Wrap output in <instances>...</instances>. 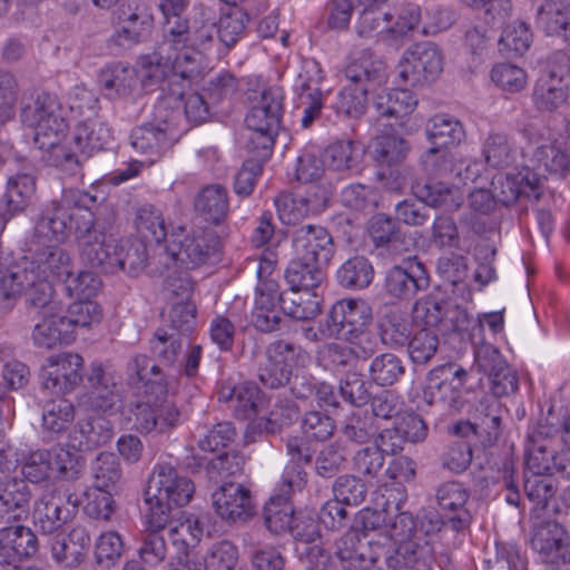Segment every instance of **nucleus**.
Here are the masks:
<instances>
[{"instance_id":"obj_1","label":"nucleus","mask_w":570,"mask_h":570,"mask_svg":"<svg viewBox=\"0 0 570 570\" xmlns=\"http://www.w3.org/2000/svg\"><path fill=\"white\" fill-rule=\"evenodd\" d=\"M20 117L26 126L33 128L35 145L49 151L50 164L70 176L79 175L83 163L112 139L106 122L88 117L75 127L70 146L60 145L68 124L57 98L47 92L38 95L31 104H24Z\"/></svg>"},{"instance_id":"obj_2","label":"nucleus","mask_w":570,"mask_h":570,"mask_svg":"<svg viewBox=\"0 0 570 570\" xmlns=\"http://www.w3.org/2000/svg\"><path fill=\"white\" fill-rule=\"evenodd\" d=\"M148 363L146 354H136L126 365L129 381L142 384L141 395L130 404L129 420L141 434L165 433L179 424L180 412L168 400L164 375L156 365L147 366Z\"/></svg>"},{"instance_id":"obj_3","label":"nucleus","mask_w":570,"mask_h":570,"mask_svg":"<svg viewBox=\"0 0 570 570\" xmlns=\"http://www.w3.org/2000/svg\"><path fill=\"white\" fill-rule=\"evenodd\" d=\"M252 186L271 159L283 117L284 91L262 76L252 83Z\"/></svg>"},{"instance_id":"obj_4","label":"nucleus","mask_w":570,"mask_h":570,"mask_svg":"<svg viewBox=\"0 0 570 570\" xmlns=\"http://www.w3.org/2000/svg\"><path fill=\"white\" fill-rule=\"evenodd\" d=\"M194 492V483L188 476L170 463H157L145 490L149 522L156 528H165L171 520L180 518L184 513L180 509L189 503Z\"/></svg>"},{"instance_id":"obj_5","label":"nucleus","mask_w":570,"mask_h":570,"mask_svg":"<svg viewBox=\"0 0 570 570\" xmlns=\"http://www.w3.org/2000/svg\"><path fill=\"white\" fill-rule=\"evenodd\" d=\"M344 75L348 83L340 90L334 107L337 114L358 118L365 112L368 92L385 82V65L368 49H363L351 55Z\"/></svg>"},{"instance_id":"obj_6","label":"nucleus","mask_w":570,"mask_h":570,"mask_svg":"<svg viewBox=\"0 0 570 570\" xmlns=\"http://www.w3.org/2000/svg\"><path fill=\"white\" fill-rule=\"evenodd\" d=\"M97 197L80 189H65L59 200L47 204L35 217L33 238L39 244H61L75 232L79 216L92 212Z\"/></svg>"},{"instance_id":"obj_7","label":"nucleus","mask_w":570,"mask_h":570,"mask_svg":"<svg viewBox=\"0 0 570 570\" xmlns=\"http://www.w3.org/2000/svg\"><path fill=\"white\" fill-rule=\"evenodd\" d=\"M149 350L154 361L149 358L147 366L156 365L166 380L180 376L195 377L198 373L203 348L200 345H190L189 341L169 333L166 328H157L149 341Z\"/></svg>"},{"instance_id":"obj_8","label":"nucleus","mask_w":570,"mask_h":570,"mask_svg":"<svg viewBox=\"0 0 570 570\" xmlns=\"http://www.w3.org/2000/svg\"><path fill=\"white\" fill-rule=\"evenodd\" d=\"M197 51L180 50L174 58L154 52L140 58L142 77L151 83L161 82V90L170 96L184 97V90L198 79L202 71V59Z\"/></svg>"},{"instance_id":"obj_9","label":"nucleus","mask_w":570,"mask_h":570,"mask_svg":"<svg viewBox=\"0 0 570 570\" xmlns=\"http://www.w3.org/2000/svg\"><path fill=\"white\" fill-rule=\"evenodd\" d=\"M22 293L26 295L28 308H35L41 314L60 309L55 299L52 281L21 265L0 282V308L4 312L11 311Z\"/></svg>"},{"instance_id":"obj_10","label":"nucleus","mask_w":570,"mask_h":570,"mask_svg":"<svg viewBox=\"0 0 570 570\" xmlns=\"http://www.w3.org/2000/svg\"><path fill=\"white\" fill-rule=\"evenodd\" d=\"M559 426L539 421L527 436L525 468L535 472H551L570 480V446L562 448Z\"/></svg>"},{"instance_id":"obj_11","label":"nucleus","mask_w":570,"mask_h":570,"mask_svg":"<svg viewBox=\"0 0 570 570\" xmlns=\"http://www.w3.org/2000/svg\"><path fill=\"white\" fill-rule=\"evenodd\" d=\"M252 261H258L252 325L262 333H273L279 330L283 321L281 312L276 308L281 299L275 277L277 253L271 247H265L252 254Z\"/></svg>"},{"instance_id":"obj_12","label":"nucleus","mask_w":570,"mask_h":570,"mask_svg":"<svg viewBox=\"0 0 570 570\" xmlns=\"http://www.w3.org/2000/svg\"><path fill=\"white\" fill-rule=\"evenodd\" d=\"M215 20L209 17L208 10L200 8L187 17L173 18L164 22L163 43L175 51L193 50L206 53L214 49L217 39L214 37Z\"/></svg>"},{"instance_id":"obj_13","label":"nucleus","mask_w":570,"mask_h":570,"mask_svg":"<svg viewBox=\"0 0 570 570\" xmlns=\"http://www.w3.org/2000/svg\"><path fill=\"white\" fill-rule=\"evenodd\" d=\"M219 248L220 242L212 229L198 227L187 232L179 226L171 232L164 256L190 269L217 259Z\"/></svg>"},{"instance_id":"obj_14","label":"nucleus","mask_w":570,"mask_h":570,"mask_svg":"<svg viewBox=\"0 0 570 570\" xmlns=\"http://www.w3.org/2000/svg\"><path fill=\"white\" fill-rule=\"evenodd\" d=\"M81 262L102 274L117 273L116 250L118 243L107 236L95 220L92 212H83L75 227Z\"/></svg>"},{"instance_id":"obj_15","label":"nucleus","mask_w":570,"mask_h":570,"mask_svg":"<svg viewBox=\"0 0 570 570\" xmlns=\"http://www.w3.org/2000/svg\"><path fill=\"white\" fill-rule=\"evenodd\" d=\"M179 111L161 116V107L157 109V124H145L130 132V145L139 154L142 163L151 165L169 150L179 137L175 119Z\"/></svg>"},{"instance_id":"obj_16","label":"nucleus","mask_w":570,"mask_h":570,"mask_svg":"<svg viewBox=\"0 0 570 570\" xmlns=\"http://www.w3.org/2000/svg\"><path fill=\"white\" fill-rule=\"evenodd\" d=\"M266 363L258 367V380L265 387L278 389L289 382L293 368L309 362L308 352L287 340H275L265 348Z\"/></svg>"},{"instance_id":"obj_17","label":"nucleus","mask_w":570,"mask_h":570,"mask_svg":"<svg viewBox=\"0 0 570 570\" xmlns=\"http://www.w3.org/2000/svg\"><path fill=\"white\" fill-rule=\"evenodd\" d=\"M442 70V52L431 41L417 42L409 47L395 68L400 81L411 87L432 83Z\"/></svg>"},{"instance_id":"obj_18","label":"nucleus","mask_w":570,"mask_h":570,"mask_svg":"<svg viewBox=\"0 0 570 570\" xmlns=\"http://www.w3.org/2000/svg\"><path fill=\"white\" fill-rule=\"evenodd\" d=\"M372 308L363 299H341L334 303L326 317L327 330L334 340L356 344L372 322Z\"/></svg>"},{"instance_id":"obj_19","label":"nucleus","mask_w":570,"mask_h":570,"mask_svg":"<svg viewBox=\"0 0 570 570\" xmlns=\"http://www.w3.org/2000/svg\"><path fill=\"white\" fill-rule=\"evenodd\" d=\"M474 367L488 377L492 397L499 399L515 393L519 389L517 371L513 370L499 348L482 344L474 352Z\"/></svg>"},{"instance_id":"obj_20","label":"nucleus","mask_w":570,"mask_h":570,"mask_svg":"<svg viewBox=\"0 0 570 570\" xmlns=\"http://www.w3.org/2000/svg\"><path fill=\"white\" fill-rule=\"evenodd\" d=\"M83 358L76 353L47 357L39 373L41 387L56 395L73 392L83 381Z\"/></svg>"},{"instance_id":"obj_21","label":"nucleus","mask_w":570,"mask_h":570,"mask_svg":"<svg viewBox=\"0 0 570 570\" xmlns=\"http://www.w3.org/2000/svg\"><path fill=\"white\" fill-rule=\"evenodd\" d=\"M429 285L430 277L425 266L413 257L386 271L383 292L391 301L409 302Z\"/></svg>"},{"instance_id":"obj_22","label":"nucleus","mask_w":570,"mask_h":570,"mask_svg":"<svg viewBox=\"0 0 570 570\" xmlns=\"http://www.w3.org/2000/svg\"><path fill=\"white\" fill-rule=\"evenodd\" d=\"M295 255L304 262L326 267L335 254V245L328 230L320 225H303L292 234Z\"/></svg>"},{"instance_id":"obj_23","label":"nucleus","mask_w":570,"mask_h":570,"mask_svg":"<svg viewBox=\"0 0 570 570\" xmlns=\"http://www.w3.org/2000/svg\"><path fill=\"white\" fill-rule=\"evenodd\" d=\"M119 20L121 27L111 36L110 42L121 49L146 41L154 28V14L145 2L122 7Z\"/></svg>"},{"instance_id":"obj_24","label":"nucleus","mask_w":570,"mask_h":570,"mask_svg":"<svg viewBox=\"0 0 570 570\" xmlns=\"http://www.w3.org/2000/svg\"><path fill=\"white\" fill-rule=\"evenodd\" d=\"M470 495V490L458 481L444 482L436 488V503L452 531L464 532L470 528L473 519L468 507Z\"/></svg>"},{"instance_id":"obj_25","label":"nucleus","mask_w":570,"mask_h":570,"mask_svg":"<svg viewBox=\"0 0 570 570\" xmlns=\"http://www.w3.org/2000/svg\"><path fill=\"white\" fill-rule=\"evenodd\" d=\"M212 507L227 524H245L249 520V488L226 482L212 493Z\"/></svg>"},{"instance_id":"obj_26","label":"nucleus","mask_w":570,"mask_h":570,"mask_svg":"<svg viewBox=\"0 0 570 570\" xmlns=\"http://www.w3.org/2000/svg\"><path fill=\"white\" fill-rule=\"evenodd\" d=\"M32 488L20 476L0 478V520L20 521L30 513Z\"/></svg>"},{"instance_id":"obj_27","label":"nucleus","mask_w":570,"mask_h":570,"mask_svg":"<svg viewBox=\"0 0 570 570\" xmlns=\"http://www.w3.org/2000/svg\"><path fill=\"white\" fill-rule=\"evenodd\" d=\"M492 186L498 205L510 206L520 197L538 200L541 196L539 174L529 168L512 177H499L492 181Z\"/></svg>"},{"instance_id":"obj_28","label":"nucleus","mask_w":570,"mask_h":570,"mask_svg":"<svg viewBox=\"0 0 570 570\" xmlns=\"http://www.w3.org/2000/svg\"><path fill=\"white\" fill-rule=\"evenodd\" d=\"M36 193V177L31 173H18L7 181V189L0 199L1 227L14 216L23 213Z\"/></svg>"},{"instance_id":"obj_29","label":"nucleus","mask_w":570,"mask_h":570,"mask_svg":"<svg viewBox=\"0 0 570 570\" xmlns=\"http://www.w3.org/2000/svg\"><path fill=\"white\" fill-rule=\"evenodd\" d=\"M333 553L343 570H382L377 564L379 554L361 541L356 531H348L336 540Z\"/></svg>"},{"instance_id":"obj_30","label":"nucleus","mask_w":570,"mask_h":570,"mask_svg":"<svg viewBox=\"0 0 570 570\" xmlns=\"http://www.w3.org/2000/svg\"><path fill=\"white\" fill-rule=\"evenodd\" d=\"M501 403L489 395H483L470 411L474 421L475 436L483 446L494 445L502 434Z\"/></svg>"},{"instance_id":"obj_31","label":"nucleus","mask_w":570,"mask_h":570,"mask_svg":"<svg viewBox=\"0 0 570 570\" xmlns=\"http://www.w3.org/2000/svg\"><path fill=\"white\" fill-rule=\"evenodd\" d=\"M72 518L73 510L65 507V501L60 495L45 494L33 504V525L41 534L58 533Z\"/></svg>"},{"instance_id":"obj_32","label":"nucleus","mask_w":570,"mask_h":570,"mask_svg":"<svg viewBox=\"0 0 570 570\" xmlns=\"http://www.w3.org/2000/svg\"><path fill=\"white\" fill-rule=\"evenodd\" d=\"M114 435V425L105 416L96 415L79 421L68 435L67 446L77 451H91L107 444Z\"/></svg>"},{"instance_id":"obj_33","label":"nucleus","mask_w":570,"mask_h":570,"mask_svg":"<svg viewBox=\"0 0 570 570\" xmlns=\"http://www.w3.org/2000/svg\"><path fill=\"white\" fill-rule=\"evenodd\" d=\"M292 492L293 480L284 474L278 493L272 495L264 507V523L275 534L286 532L289 528L294 514V507L291 502Z\"/></svg>"},{"instance_id":"obj_34","label":"nucleus","mask_w":570,"mask_h":570,"mask_svg":"<svg viewBox=\"0 0 570 570\" xmlns=\"http://www.w3.org/2000/svg\"><path fill=\"white\" fill-rule=\"evenodd\" d=\"M532 547L550 562H570V535L556 521L546 522L537 530Z\"/></svg>"},{"instance_id":"obj_35","label":"nucleus","mask_w":570,"mask_h":570,"mask_svg":"<svg viewBox=\"0 0 570 570\" xmlns=\"http://www.w3.org/2000/svg\"><path fill=\"white\" fill-rule=\"evenodd\" d=\"M42 245L46 247L45 249L36 253L30 259L26 258L21 265L51 281L56 278L62 284L63 278L71 273L69 254L58 247V244Z\"/></svg>"},{"instance_id":"obj_36","label":"nucleus","mask_w":570,"mask_h":570,"mask_svg":"<svg viewBox=\"0 0 570 570\" xmlns=\"http://www.w3.org/2000/svg\"><path fill=\"white\" fill-rule=\"evenodd\" d=\"M383 558L389 570H432L433 550L430 544L405 543L385 550Z\"/></svg>"},{"instance_id":"obj_37","label":"nucleus","mask_w":570,"mask_h":570,"mask_svg":"<svg viewBox=\"0 0 570 570\" xmlns=\"http://www.w3.org/2000/svg\"><path fill=\"white\" fill-rule=\"evenodd\" d=\"M89 399L96 410L108 411L120 402V392L114 377L106 373L101 365H91L87 376Z\"/></svg>"},{"instance_id":"obj_38","label":"nucleus","mask_w":570,"mask_h":570,"mask_svg":"<svg viewBox=\"0 0 570 570\" xmlns=\"http://www.w3.org/2000/svg\"><path fill=\"white\" fill-rule=\"evenodd\" d=\"M196 213L207 223L220 224L228 213V198L225 187L218 184L205 186L194 200Z\"/></svg>"},{"instance_id":"obj_39","label":"nucleus","mask_w":570,"mask_h":570,"mask_svg":"<svg viewBox=\"0 0 570 570\" xmlns=\"http://www.w3.org/2000/svg\"><path fill=\"white\" fill-rule=\"evenodd\" d=\"M379 116L402 119L413 112L417 99L406 89H382L372 102Z\"/></svg>"},{"instance_id":"obj_40","label":"nucleus","mask_w":570,"mask_h":570,"mask_svg":"<svg viewBox=\"0 0 570 570\" xmlns=\"http://www.w3.org/2000/svg\"><path fill=\"white\" fill-rule=\"evenodd\" d=\"M482 156L492 168H508L517 159V146L505 132L491 131L482 142Z\"/></svg>"},{"instance_id":"obj_41","label":"nucleus","mask_w":570,"mask_h":570,"mask_svg":"<svg viewBox=\"0 0 570 570\" xmlns=\"http://www.w3.org/2000/svg\"><path fill=\"white\" fill-rule=\"evenodd\" d=\"M248 20V14L245 10L234 8L228 13L220 16L218 21H215L216 32L214 37H216L217 42L214 48L218 56L226 53L236 45L245 31V21Z\"/></svg>"},{"instance_id":"obj_42","label":"nucleus","mask_w":570,"mask_h":570,"mask_svg":"<svg viewBox=\"0 0 570 570\" xmlns=\"http://www.w3.org/2000/svg\"><path fill=\"white\" fill-rule=\"evenodd\" d=\"M429 141L438 147L459 145L465 137L462 122L449 114H438L425 126Z\"/></svg>"},{"instance_id":"obj_43","label":"nucleus","mask_w":570,"mask_h":570,"mask_svg":"<svg viewBox=\"0 0 570 570\" xmlns=\"http://www.w3.org/2000/svg\"><path fill=\"white\" fill-rule=\"evenodd\" d=\"M374 274L371 261L365 256L356 255L337 268L336 279L343 288L360 291L370 286Z\"/></svg>"},{"instance_id":"obj_44","label":"nucleus","mask_w":570,"mask_h":570,"mask_svg":"<svg viewBox=\"0 0 570 570\" xmlns=\"http://www.w3.org/2000/svg\"><path fill=\"white\" fill-rule=\"evenodd\" d=\"M297 407L291 405L276 406L268 415H261L257 403L252 401V436L254 434H276L297 419Z\"/></svg>"},{"instance_id":"obj_45","label":"nucleus","mask_w":570,"mask_h":570,"mask_svg":"<svg viewBox=\"0 0 570 570\" xmlns=\"http://www.w3.org/2000/svg\"><path fill=\"white\" fill-rule=\"evenodd\" d=\"M42 321L35 325L32 340L39 347L52 348L57 344H68L73 340V335L63 322L62 315L57 312L45 313Z\"/></svg>"},{"instance_id":"obj_46","label":"nucleus","mask_w":570,"mask_h":570,"mask_svg":"<svg viewBox=\"0 0 570 570\" xmlns=\"http://www.w3.org/2000/svg\"><path fill=\"white\" fill-rule=\"evenodd\" d=\"M94 487L118 493L122 487V470L116 454L99 453L91 463Z\"/></svg>"},{"instance_id":"obj_47","label":"nucleus","mask_w":570,"mask_h":570,"mask_svg":"<svg viewBox=\"0 0 570 570\" xmlns=\"http://www.w3.org/2000/svg\"><path fill=\"white\" fill-rule=\"evenodd\" d=\"M409 151V142L394 134L379 135L368 145V153L379 165H396L406 158Z\"/></svg>"},{"instance_id":"obj_48","label":"nucleus","mask_w":570,"mask_h":570,"mask_svg":"<svg viewBox=\"0 0 570 570\" xmlns=\"http://www.w3.org/2000/svg\"><path fill=\"white\" fill-rule=\"evenodd\" d=\"M0 547L22 559L33 557L38 552L39 543L30 528L16 524L0 529Z\"/></svg>"},{"instance_id":"obj_49","label":"nucleus","mask_w":570,"mask_h":570,"mask_svg":"<svg viewBox=\"0 0 570 570\" xmlns=\"http://www.w3.org/2000/svg\"><path fill=\"white\" fill-rule=\"evenodd\" d=\"M98 80L109 97L127 96L136 86V71L122 62L111 63L100 71Z\"/></svg>"},{"instance_id":"obj_50","label":"nucleus","mask_w":570,"mask_h":570,"mask_svg":"<svg viewBox=\"0 0 570 570\" xmlns=\"http://www.w3.org/2000/svg\"><path fill=\"white\" fill-rule=\"evenodd\" d=\"M324 278L325 267L313 262H304L296 255L285 271V279L292 291L316 289Z\"/></svg>"},{"instance_id":"obj_51","label":"nucleus","mask_w":570,"mask_h":570,"mask_svg":"<svg viewBox=\"0 0 570 570\" xmlns=\"http://www.w3.org/2000/svg\"><path fill=\"white\" fill-rule=\"evenodd\" d=\"M570 17L566 0H544L537 9V24L549 36L562 37Z\"/></svg>"},{"instance_id":"obj_52","label":"nucleus","mask_w":570,"mask_h":570,"mask_svg":"<svg viewBox=\"0 0 570 570\" xmlns=\"http://www.w3.org/2000/svg\"><path fill=\"white\" fill-rule=\"evenodd\" d=\"M377 333L383 345L404 347L411 336V324L401 313L390 311L379 320Z\"/></svg>"},{"instance_id":"obj_53","label":"nucleus","mask_w":570,"mask_h":570,"mask_svg":"<svg viewBox=\"0 0 570 570\" xmlns=\"http://www.w3.org/2000/svg\"><path fill=\"white\" fill-rule=\"evenodd\" d=\"M404 374L402 358L390 352L376 355L368 365L370 382L382 387L395 384Z\"/></svg>"},{"instance_id":"obj_54","label":"nucleus","mask_w":570,"mask_h":570,"mask_svg":"<svg viewBox=\"0 0 570 570\" xmlns=\"http://www.w3.org/2000/svg\"><path fill=\"white\" fill-rule=\"evenodd\" d=\"M363 148L353 140H338L325 150V163L333 170H360Z\"/></svg>"},{"instance_id":"obj_55","label":"nucleus","mask_w":570,"mask_h":570,"mask_svg":"<svg viewBox=\"0 0 570 570\" xmlns=\"http://www.w3.org/2000/svg\"><path fill=\"white\" fill-rule=\"evenodd\" d=\"M367 233L376 248H395L396 244L402 243L404 237L397 218L384 213L371 217L367 224Z\"/></svg>"},{"instance_id":"obj_56","label":"nucleus","mask_w":570,"mask_h":570,"mask_svg":"<svg viewBox=\"0 0 570 570\" xmlns=\"http://www.w3.org/2000/svg\"><path fill=\"white\" fill-rule=\"evenodd\" d=\"M532 101L537 110L553 112L568 101V85L561 86L553 79L540 78L532 90Z\"/></svg>"},{"instance_id":"obj_57","label":"nucleus","mask_w":570,"mask_h":570,"mask_svg":"<svg viewBox=\"0 0 570 570\" xmlns=\"http://www.w3.org/2000/svg\"><path fill=\"white\" fill-rule=\"evenodd\" d=\"M50 451V460L52 466V478L75 481L78 480L85 468V459L80 454L81 451L66 448H52Z\"/></svg>"},{"instance_id":"obj_58","label":"nucleus","mask_w":570,"mask_h":570,"mask_svg":"<svg viewBox=\"0 0 570 570\" xmlns=\"http://www.w3.org/2000/svg\"><path fill=\"white\" fill-rule=\"evenodd\" d=\"M285 314L298 321L313 320L321 313V298L315 289L292 291L291 297L283 298Z\"/></svg>"},{"instance_id":"obj_59","label":"nucleus","mask_w":570,"mask_h":570,"mask_svg":"<svg viewBox=\"0 0 570 570\" xmlns=\"http://www.w3.org/2000/svg\"><path fill=\"white\" fill-rule=\"evenodd\" d=\"M117 272L122 271L128 276H138L147 266L148 254L142 242L122 240L116 250Z\"/></svg>"},{"instance_id":"obj_60","label":"nucleus","mask_w":570,"mask_h":570,"mask_svg":"<svg viewBox=\"0 0 570 570\" xmlns=\"http://www.w3.org/2000/svg\"><path fill=\"white\" fill-rule=\"evenodd\" d=\"M551 475V472H535L527 468L524 492L537 510H544L549 499L556 494L557 488Z\"/></svg>"},{"instance_id":"obj_61","label":"nucleus","mask_w":570,"mask_h":570,"mask_svg":"<svg viewBox=\"0 0 570 570\" xmlns=\"http://www.w3.org/2000/svg\"><path fill=\"white\" fill-rule=\"evenodd\" d=\"M316 355L324 368L337 372L352 367L361 357L355 348L334 342L323 344Z\"/></svg>"},{"instance_id":"obj_62","label":"nucleus","mask_w":570,"mask_h":570,"mask_svg":"<svg viewBox=\"0 0 570 570\" xmlns=\"http://www.w3.org/2000/svg\"><path fill=\"white\" fill-rule=\"evenodd\" d=\"M136 226L144 238L156 244L167 239V227L161 212L154 205L146 204L138 208L136 214Z\"/></svg>"},{"instance_id":"obj_63","label":"nucleus","mask_w":570,"mask_h":570,"mask_svg":"<svg viewBox=\"0 0 570 570\" xmlns=\"http://www.w3.org/2000/svg\"><path fill=\"white\" fill-rule=\"evenodd\" d=\"M424 173L434 178H446L456 170L454 154L446 147H431L420 158Z\"/></svg>"},{"instance_id":"obj_64","label":"nucleus","mask_w":570,"mask_h":570,"mask_svg":"<svg viewBox=\"0 0 570 570\" xmlns=\"http://www.w3.org/2000/svg\"><path fill=\"white\" fill-rule=\"evenodd\" d=\"M532 33L529 26L522 21L508 24L500 37L499 49L508 57L522 56L530 47Z\"/></svg>"}]
</instances>
